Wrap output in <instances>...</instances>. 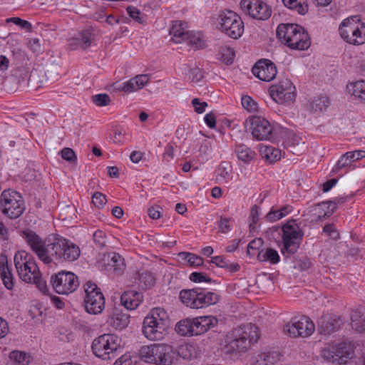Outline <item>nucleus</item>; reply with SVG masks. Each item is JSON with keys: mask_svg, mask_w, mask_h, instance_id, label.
I'll return each mask as SVG.
<instances>
[{"mask_svg": "<svg viewBox=\"0 0 365 365\" xmlns=\"http://www.w3.org/2000/svg\"><path fill=\"white\" fill-rule=\"evenodd\" d=\"M341 324L340 319H334L330 315H324L317 321L318 331L321 334H330L338 330Z\"/></svg>", "mask_w": 365, "mask_h": 365, "instance_id": "nucleus-21", "label": "nucleus"}, {"mask_svg": "<svg viewBox=\"0 0 365 365\" xmlns=\"http://www.w3.org/2000/svg\"><path fill=\"white\" fill-rule=\"evenodd\" d=\"M2 213L10 219L19 217L25 210V203L19 192L14 190H4L0 195Z\"/></svg>", "mask_w": 365, "mask_h": 365, "instance_id": "nucleus-8", "label": "nucleus"}, {"mask_svg": "<svg viewBox=\"0 0 365 365\" xmlns=\"http://www.w3.org/2000/svg\"><path fill=\"white\" fill-rule=\"evenodd\" d=\"M190 78L193 82H199L203 78L202 72L200 68L196 67L191 68L189 71Z\"/></svg>", "mask_w": 365, "mask_h": 365, "instance_id": "nucleus-63", "label": "nucleus"}, {"mask_svg": "<svg viewBox=\"0 0 365 365\" xmlns=\"http://www.w3.org/2000/svg\"><path fill=\"white\" fill-rule=\"evenodd\" d=\"M190 279L194 282H211L212 280L210 277H207L205 273L203 272H192L190 275Z\"/></svg>", "mask_w": 365, "mask_h": 365, "instance_id": "nucleus-54", "label": "nucleus"}, {"mask_svg": "<svg viewBox=\"0 0 365 365\" xmlns=\"http://www.w3.org/2000/svg\"><path fill=\"white\" fill-rule=\"evenodd\" d=\"M93 37V34L91 30L83 31L76 38L71 39L69 46L71 49H76L78 47L87 48L91 46Z\"/></svg>", "mask_w": 365, "mask_h": 365, "instance_id": "nucleus-27", "label": "nucleus"}, {"mask_svg": "<svg viewBox=\"0 0 365 365\" xmlns=\"http://www.w3.org/2000/svg\"><path fill=\"white\" fill-rule=\"evenodd\" d=\"M61 158L70 163H74L77 157L74 151L69 148H65L61 151Z\"/></svg>", "mask_w": 365, "mask_h": 365, "instance_id": "nucleus-58", "label": "nucleus"}, {"mask_svg": "<svg viewBox=\"0 0 365 365\" xmlns=\"http://www.w3.org/2000/svg\"><path fill=\"white\" fill-rule=\"evenodd\" d=\"M221 31L234 39L240 38L244 32V23L235 12L228 10L220 15Z\"/></svg>", "mask_w": 365, "mask_h": 365, "instance_id": "nucleus-12", "label": "nucleus"}, {"mask_svg": "<svg viewBox=\"0 0 365 365\" xmlns=\"http://www.w3.org/2000/svg\"><path fill=\"white\" fill-rule=\"evenodd\" d=\"M282 236V247L281 252L283 255H292L295 254L301 245L304 237V232L296 220H289L281 227H274Z\"/></svg>", "mask_w": 365, "mask_h": 365, "instance_id": "nucleus-4", "label": "nucleus"}, {"mask_svg": "<svg viewBox=\"0 0 365 365\" xmlns=\"http://www.w3.org/2000/svg\"><path fill=\"white\" fill-rule=\"evenodd\" d=\"M269 91L272 98L279 104L290 105L295 101L296 88L287 78L270 86Z\"/></svg>", "mask_w": 365, "mask_h": 365, "instance_id": "nucleus-15", "label": "nucleus"}, {"mask_svg": "<svg viewBox=\"0 0 365 365\" xmlns=\"http://www.w3.org/2000/svg\"><path fill=\"white\" fill-rule=\"evenodd\" d=\"M119 89L125 93L134 92L135 91L140 90L138 85L135 83V80L133 78L128 81L123 83L122 88Z\"/></svg>", "mask_w": 365, "mask_h": 365, "instance_id": "nucleus-59", "label": "nucleus"}, {"mask_svg": "<svg viewBox=\"0 0 365 365\" xmlns=\"http://www.w3.org/2000/svg\"><path fill=\"white\" fill-rule=\"evenodd\" d=\"M351 326L359 332L365 331V315L361 314L360 312H354L351 314Z\"/></svg>", "mask_w": 365, "mask_h": 365, "instance_id": "nucleus-38", "label": "nucleus"}, {"mask_svg": "<svg viewBox=\"0 0 365 365\" xmlns=\"http://www.w3.org/2000/svg\"><path fill=\"white\" fill-rule=\"evenodd\" d=\"M9 358L11 361L18 365H28L31 361V356L25 352L20 351H12L9 354Z\"/></svg>", "mask_w": 365, "mask_h": 365, "instance_id": "nucleus-37", "label": "nucleus"}, {"mask_svg": "<svg viewBox=\"0 0 365 365\" xmlns=\"http://www.w3.org/2000/svg\"><path fill=\"white\" fill-rule=\"evenodd\" d=\"M18 73H19L18 83L19 84L29 85L31 75L29 74V71L25 68H19L16 70L15 75H17Z\"/></svg>", "mask_w": 365, "mask_h": 365, "instance_id": "nucleus-49", "label": "nucleus"}, {"mask_svg": "<svg viewBox=\"0 0 365 365\" xmlns=\"http://www.w3.org/2000/svg\"><path fill=\"white\" fill-rule=\"evenodd\" d=\"M143 300L141 292L135 290L124 292L120 297L121 304L128 310L135 309Z\"/></svg>", "mask_w": 365, "mask_h": 365, "instance_id": "nucleus-24", "label": "nucleus"}, {"mask_svg": "<svg viewBox=\"0 0 365 365\" xmlns=\"http://www.w3.org/2000/svg\"><path fill=\"white\" fill-rule=\"evenodd\" d=\"M130 315L122 310L114 309L109 317L108 323L115 329L122 330L128 327L130 322Z\"/></svg>", "mask_w": 365, "mask_h": 365, "instance_id": "nucleus-25", "label": "nucleus"}, {"mask_svg": "<svg viewBox=\"0 0 365 365\" xmlns=\"http://www.w3.org/2000/svg\"><path fill=\"white\" fill-rule=\"evenodd\" d=\"M351 163V160L347 155V153H344L337 161L336 165L333 168L332 172L337 173L341 170L342 168L348 166Z\"/></svg>", "mask_w": 365, "mask_h": 365, "instance_id": "nucleus-52", "label": "nucleus"}, {"mask_svg": "<svg viewBox=\"0 0 365 365\" xmlns=\"http://www.w3.org/2000/svg\"><path fill=\"white\" fill-rule=\"evenodd\" d=\"M170 34L172 36L171 40L175 43H180L185 41V36H187V31L185 30L184 23L181 21H174L170 29Z\"/></svg>", "mask_w": 365, "mask_h": 365, "instance_id": "nucleus-28", "label": "nucleus"}, {"mask_svg": "<svg viewBox=\"0 0 365 365\" xmlns=\"http://www.w3.org/2000/svg\"><path fill=\"white\" fill-rule=\"evenodd\" d=\"M85 308L91 314H98L105 308V298L98 286L92 282L85 284Z\"/></svg>", "mask_w": 365, "mask_h": 365, "instance_id": "nucleus-13", "label": "nucleus"}, {"mask_svg": "<svg viewBox=\"0 0 365 365\" xmlns=\"http://www.w3.org/2000/svg\"><path fill=\"white\" fill-rule=\"evenodd\" d=\"M192 105L194 107V110L197 113L201 114L205 112L207 103L205 101L201 102L199 98H193L192 100Z\"/></svg>", "mask_w": 365, "mask_h": 365, "instance_id": "nucleus-60", "label": "nucleus"}, {"mask_svg": "<svg viewBox=\"0 0 365 365\" xmlns=\"http://www.w3.org/2000/svg\"><path fill=\"white\" fill-rule=\"evenodd\" d=\"M176 352L178 355L184 359H191L197 356V351L193 345L183 344L179 345Z\"/></svg>", "mask_w": 365, "mask_h": 365, "instance_id": "nucleus-36", "label": "nucleus"}, {"mask_svg": "<svg viewBox=\"0 0 365 365\" xmlns=\"http://www.w3.org/2000/svg\"><path fill=\"white\" fill-rule=\"evenodd\" d=\"M354 349L351 345L346 342L339 343L336 349V355L340 358H351Z\"/></svg>", "mask_w": 365, "mask_h": 365, "instance_id": "nucleus-42", "label": "nucleus"}, {"mask_svg": "<svg viewBox=\"0 0 365 365\" xmlns=\"http://www.w3.org/2000/svg\"><path fill=\"white\" fill-rule=\"evenodd\" d=\"M255 76L263 81H271L277 75V71L275 64L269 59H260L252 69Z\"/></svg>", "mask_w": 365, "mask_h": 365, "instance_id": "nucleus-18", "label": "nucleus"}, {"mask_svg": "<svg viewBox=\"0 0 365 365\" xmlns=\"http://www.w3.org/2000/svg\"><path fill=\"white\" fill-rule=\"evenodd\" d=\"M92 101L97 106H106L110 103L111 100L107 93H100L93 96Z\"/></svg>", "mask_w": 365, "mask_h": 365, "instance_id": "nucleus-47", "label": "nucleus"}, {"mask_svg": "<svg viewBox=\"0 0 365 365\" xmlns=\"http://www.w3.org/2000/svg\"><path fill=\"white\" fill-rule=\"evenodd\" d=\"M297 326L300 334H299V336H308L314 332L315 329L314 324L312 321L310 320L309 318L303 316L300 319H297Z\"/></svg>", "mask_w": 365, "mask_h": 365, "instance_id": "nucleus-33", "label": "nucleus"}, {"mask_svg": "<svg viewBox=\"0 0 365 365\" xmlns=\"http://www.w3.org/2000/svg\"><path fill=\"white\" fill-rule=\"evenodd\" d=\"M358 16H351L344 19L339 29L341 37L347 43L353 45H361L365 43V24L359 23Z\"/></svg>", "mask_w": 365, "mask_h": 365, "instance_id": "nucleus-9", "label": "nucleus"}, {"mask_svg": "<svg viewBox=\"0 0 365 365\" xmlns=\"http://www.w3.org/2000/svg\"><path fill=\"white\" fill-rule=\"evenodd\" d=\"M217 56L226 64H230L233 62L235 53L232 49L222 46L220 48Z\"/></svg>", "mask_w": 365, "mask_h": 365, "instance_id": "nucleus-39", "label": "nucleus"}, {"mask_svg": "<svg viewBox=\"0 0 365 365\" xmlns=\"http://www.w3.org/2000/svg\"><path fill=\"white\" fill-rule=\"evenodd\" d=\"M179 257L186 260L189 265L192 267H199L203 264V259L201 257L190 252H180Z\"/></svg>", "mask_w": 365, "mask_h": 365, "instance_id": "nucleus-40", "label": "nucleus"}, {"mask_svg": "<svg viewBox=\"0 0 365 365\" xmlns=\"http://www.w3.org/2000/svg\"><path fill=\"white\" fill-rule=\"evenodd\" d=\"M127 13L128 15L135 21L140 24H143L144 22V18L141 14V12L137 8L133 6H128L126 8Z\"/></svg>", "mask_w": 365, "mask_h": 365, "instance_id": "nucleus-51", "label": "nucleus"}, {"mask_svg": "<svg viewBox=\"0 0 365 365\" xmlns=\"http://www.w3.org/2000/svg\"><path fill=\"white\" fill-rule=\"evenodd\" d=\"M22 237L31 250L44 264L53 262H73L80 256V248L68 240L59 236H49L45 240L31 230L22 231Z\"/></svg>", "mask_w": 365, "mask_h": 365, "instance_id": "nucleus-1", "label": "nucleus"}, {"mask_svg": "<svg viewBox=\"0 0 365 365\" xmlns=\"http://www.w3.org/2000/svg\"><path fill=\"white\" fill-rule=\"evenodd\" d=\"M6 21L13 22L16 25L19 26L21 29H24L27 31H30L32 28L31 23L26 20L21 19L19 17H12L10 19H7Z\"/></svg>", "mask_w": 365, "mask_h": 365, "instance_id": "nucleus-57", "label": "nucleus"}, {"mask_svg": "<svg viewBox=\"0 0 365 365\" xmlns=\"http://www.w3.org/2000/svg\"><path fill=\"white\" fill-rule=\"evenodd\" d=\"M284 217V214H282L279 210H271L266 215L267 220L269 222H275L278 220Z\"/></svg>", "mask_w": 365, "mask_h": 365, "instance_id": "nucleus-61", "label": "nucleus"}, {"mask_svg": "<svg viewBox=\"0 0 365 365\" xmlns=\"http://www.w3.org/2000/svg\"><path fill=\"white\" fill-rule=\"evenodd\" d=\"M235 152L239 160L249 163L255 157L256 153L244 144L236 145Z\"/></svg>", "mask_w": 365, "mask_h": 365, "instance_id": "nucleus-31", "label": "nucleus"}, {"mask_svg": "<svg viewBox=\"0 0 365 365\" xmlns=\"http://www.w3.org/2000/svg\"><path fill=\"white\" fill-rule=\"evenodd\" d=\"M217 324V318L212 316L185 319L177 324L176 331L182 336H197L205 333Z\"/></svg>", "mask_w": 365, "mask_h": 365, "instance_id": "nucleus-7", "label": "nucleus"}, {"mask_svg": "<svg viewBox=\"0 0 365 365\" xmlns=\"http://www.w3.org/2000/svg\"><path fill=\"white\" fill-rule=\"evenodd\" d=\"M263 245V240L261 238H255L250 242L247 245V253L249 255H257L260 247Z\"/></svg>", "mask_w": 365, "mask_h": 365, "instance_id": "nucleus-44", "label": "nucleus"}, {"mask_svg": "<svg viewBox=\"0 0 365 365\" xmlns=\"http://www.w3.org/2000/svg\"><path fill=\"white\" fill-rule=\"evenodd\" d=\"M310 44L311 41L309 34L302 27V31H298L292 38H289L287 46L293 49L306 50L310 46Z\"/></svg>", "mask_w": 365, "mask_h": 365, "instance_id": "nucleus-26", "label": "nucleus"}, {"mask_svg": "<svg viewBox=\"0 0 365 365\" xmlns=\"http://www.w3.org/2000/svg\"><path fill=\"white\" fill-rule=\"evenodd\" d=\"M257 259L261 262H269L270 264H277L280 257L276 250L270 247L262 249L257 253Z\"/></svg>", "mask_w": 365, "mask_h": 365, "instance_id": "nucleus-30", "label": "nucleus"}, {"mask_svg": "<svg viewBox=\"0 0 365 365\" xmlns=\"http://www.w3.org/2000/svg\"><path fill=\"white\" fill-rule=\"evenodd\" d=\"M175 354L172 346L165 344L143 346L139 350V356L142 359L155 365H170Z\"/></svg>", "mask_w": 365, "mask_h": 365, "instance_id": "nucleus-6", "label": "nucleus"}, {"mask_svg": "<svg viewBox=\"0 0 365 365\" xmlns=\"http://www.w3.org/2000/svg\"><path fill=\"white\" fill-rule=\"evenodd\" d=\"M240 7L242 11L252 18L265 21L272 14V9L262 0H242Z\"/></svg>", "mask_w": 365, "mask_h": 365, "instance_id": "nucleus-16", "label": "nucleus"}, {"mask_svg": "<svg viewBox=\"0 0 365 365\" xmlns=\"http://www.w3.org/2000/svg\"><path fill=\"white\" fill-rule=\"evenodd\" d=\"M93 239L94 243L98 248H103L106 245L107 236L103 230H96L93 235Z\"/></svg>", "mask_w": 365, "mask_h": 365, "instance_id": "nucleus-45", "label": "nucleus"}, {"mask_svg": "<svg viewBox=\"0 0 365 365\" xmlns=\"http://www.w3.org/2000/svg\"><path fill=\"white\" fill-rule=\"evenodd\" d=\"M242 106L249 112H257L258 110L257 103L249 96H245L241 100Z\"/></svg>", "mask_w": 365, "mask_h": 365, "instance_id": "nucleus-46", "label": "nucleus"}, {"mask_svg": "<svg viewBox=\"0 0 365 365\" xmlns=\"http://www.w3.org/2000/svg\"><path fill=\"white\" fill-rule=\"evenodd\" d=\"M0 276L5 287L9 290L12 289L15 284V278L9 266L6 255H0Z\"/></svg>", "mask_w": 365, "mask_h": 365, "instance_id": "nucleus-22", "label": "nucleus"}, {"mask_svg": "<svg viewBox=\"0 0 365 365\" xmlns=\"http://www.w3.org/2000/svg\"><path fill=\"white\" fill-rule=\"evenodd\" d=\"M349 197H334L329 202H322L319 203L315 208L318 210V215L316 220H323L329 217L336 209L337 205H341L347 201Z\"/></svg>", "mask_w": 365, "mask_h": 365, "instance_id": "nucleus-20", "label": "nucleus"}, {"mask_svg": "<svg viewBox=\"0 0 365 365\" xmlns=\"http://www.w3.org/2000/svg\"><path fill=\"white\" fill-rule=\"evenodd\" d=\"M104 269L112 272L115 276L122 275L125 269L124 259L116 252L104 255L102 259Z\"/></svg>", "mask_w": 365, "mask_h": 365, "instance_id": "nucleus-19", "label": "nucleus"}, {"mask_svg": "<svg viewBox=\"0 0 365 365\" xmlns=\"http://www.w3.org/2000/svg\"><path fill=\"white\" fill-rule=\"evenodd\" d=\"M139 281L143 284L145 289H148L155 284V278L152 273L144 272L139 275Z\"/></svg>", "mask_w": 365, "mask_h": 365, "instance_id": "nucleus-43", "label": "nucleus"}, {"mask_svg": "<svg viewBox=\"0 0 365 365\" xmlns=\"http://www.w3.org/2000/svg\"><path fill=\"white\" fill-rule=\"evenodd\" d=\"M34 278L31 283L35 284L43 294H46L48 292V288L46 281L42 279L41 274H36Z\"/></svg>", "mask_w": 365, "mask_h": 365, "instance_id": "nucleus-53", "label": "nucleus"}, {"mask_svg": "<svg viewBox=\"0 0 365 365\" xmlns=\"http://www.w3.org/2000/svg\"><path fill=\"white\" fill-rule=\"evenodd\" d=\"M297 319H293L289 323L284 327V331L287 332L292 337L299 336V331L297 326Z\"/></svg>", "mask_w": 365, "mask_h": 365, "instance_id": "nucleus-48", "label": "nucleus"}, {"mask_svg": "<svg viewBox=\"0 0 365 365\" xmlns=\"http://www.w3.org/2000/svg\"><path fill=\"white\" fill-rule=\"evenodd\" d=\"M50 282L54 291L59 294L73 292L79 286L78 277L71 272L61 271L51 276Z\"/></svg>", "mask_w": 365, "mask_h": 365, "instance_id": "nucleus-14", "label": "nucleus"}, {"mask_svg": "<svg viewBox=\"0 0 365 365\" xmlns=\"http://www.w3.org/2000/svg\"><path fill=\"white\" fill-rule=\"evenodd\" d=\"M281 151L279 149L274 148L273 147H267L265 158L270 162L276 161L279 159Z\"/></svg>", "mask_w": 365, "mask_h": 365, "instance_id": "nucleus-56", "label": "nucleus"}, {"mask_svg": "<svg viewBox=\"0 0 365 365\" xmlns=\"http://www.w3.org/2000/svg\"><path fill=\"white\" fill-rule=\"evenodd\" d=\"M14 259L19 277L26 283L32 282L34 277L40 272L32 255L24 250L18 251Z\"/></svg>", "mask_w": 365, "mask_h": 365, "instance_id": "nucleus-11", "label": "nucleus"}, {"mask_svg": "<svg viewBox=\"0 0 365 365\" xmlns=\"http://www.w3.org/2000/svg\"><path fill=\"white\" fill-rule=\"evenodd\" d=\"M119 348V337L111 334H104L96 338L91 346L94 355L103 360L113 359Z\"/></svg>", "mask_w": 365, "mask_h": 365, "instance_id": "nucleus-10", "label": "nucleus"}, {"mask_svg": "<svg viewBox=\"0 0 365 365\" xmlns=\"http://www.w3.org/2000/svg\"><path fill=\"white\" fill-rule=\"evenodd\" d=\"M187 44L194 46L197 48H203L205 43L202 41L200 34H195L193 31H187V36H185V41Z\"/></svg>", "mask_w": 365, "mask_h": 365, "instance_id": "nucleus-41", "label": "nucleus"}, {"mask_svg": "<svg viewBox=\"0 0 365 365\" xmlns=\"http://www.w3.org/2000/svg\"><path fill=\"white\" fill-rule=\"evenodd\" d=\"M349 93L356 99L365 103V81L361 80L347 86Z\"/></svg>", "mask_w": 365, "mask_h": 365, "instance_id": "nucleus-32", "label": "nucleus"}, {"mask_svg": "<svg viewBox=\"0 0 365 365\" xmlns=\"http://www.w3.org/2000/svg\"><path fill=\"white\" fill-rule=\"evenodd\" d=\"M250 129L254 138L258 140H269L274 138L270 123L260 116L250 118Z\"/></svg>", "mask_w": 365, "mask_h": 365, "instance_id": "nucleus-17", "label": "nucleus"}, {"mask_svg": "<svg viewBox=\"0 0 365 365\" xmlns=\"http://www.w3.org/2000/svg\"><path fill=\"white\" fill-rule=\"evenodd\" d=\"M329 105V100L327 96L317 97L309 103V110L314 113H322L327 109Z\"/></svg>", "mask_w": 365, "mask_h": 365, "instance_id": "nucleus-34", "label": "nucleus"}, {"mask_svg": "<svg viewBox=\"0 0 365 365\" xmlns=\"http://www.w3.org/2000/svg\"><path fill=\"white\" fill-rule=\"evenodd\" d=\"M298 31H302V26L294 24H282L277 26V36L284 44L287 46L289 38H292Z\"/></svg>", "mask_w": 365, "mask_h": 365, "instance_id": "nucleus-23", "label": "nucleus"}, {"mask_svg": "<svg viewBox=\"0 0 365 365\" xmlns=\"http://www.w3.org/2000/svg\"><path fill=\"white\" fill-rule=\"evenodd\" d=\"M113 365H132V361L129 355H122L118 358Z\"/></svg>", "mask_w": 365, "mask_h": 365, "instance_id": "nucleus-64", "label": "nucleus"}, {"mask_svg": "<svg viewBox=\"0 0 365 365\" xmlns=\"http://www.w3.org/2000/svg\"><path fill=\"white\" fill-rule=\"evenodd\" d=\"M282 2L284 6L297 11L301 15L308 11V5L304 0H282Z\"/></svg>", "mask_w": 365, "mask_h": 365, "instance_id": "nucleus-35", "label": "nucleus"}, {"mask_svg": "<svg viewBox=\"0 0 365 365\" xmlns=\"http://www.w3.org/2000/svg\"><path fill=\"white\" fill-rule=\"evenodd\" d=\"M179 298L187 307L192 309H202L214 305L220 301V295L202 287L182 289Z\"/></svg>", "mask_w": 365, "mask_h": 365, "instance_id": "nucleus-5", "label": "nucleus"}, {"mask_svg": "<svg viewBox=\"0 0 365 365\" xmlns=\"http://www.w3.org/2000/svg\"><path fill=\"white\" fill-rule=\"evenodd\" d=\"M169 327V317L166 311L160 307L150 310L143 322L142 331L145 337L151 341L164 339Z\"/></svg>", "mask_w": 365, "mask_h": 365, "instance_id": "nucleus-3", "label": "nucleus"}, {"mask_svg": "<svg viewBox=\"0 0 365 365\" xmlns=\"http://www.w3.org/2000/svg\"><path fill=\"white\" fill-rule=\"evenodd\" d=\"M231 218L220 217V220L217 222V225L219 227L220 232L222 233H227L231 230L230 221Z\"/></svg>", "mask_w": 365, "mask_h": 365, "instance_id": "nucleus-55", "label": "nucleus"}, {"mask_svg": "<svg viewBox=\"0 0 365 365\" xmlns=\"http://www.w3.org/2000/svg\"><path fill=\"white\" fill-rule=\"evenodd\" d=\"M283 355L278 350H272L261 353L257 356V361H262L264 365H275L282 361Z\"/></svg>", "mask_w": 365, "mask_h": 365, "instance_id": "nucleus-29", "label": "nucleus"}, {"mask_svg": "<svg viewBox=\"0 0 365 365\" xmlns=\"http://www.w3.org/2000/svg\"><path fill=\"white\" fill-rule=\"evenodd\" d=\"M346 153L349 158V160H351V163L365 158V151L362 150L349 151L346 152Z\"/></svg>", "mask_w": 365, "mask_h": 365, "instance_id": "nucleus-62", "label": "nucleus"}, {"mask_svg": "<svg viewBox=\"0 0 365 365\" xmlns=\"http://www.w3.org/2000/svg\"><path fill=\"white\" fill-rule=\"evenodd\" d=\"M259 337L258 328L255 324L249 323L235 328L227 335L225 352H245L250 344L257 342Z\"/></svg>", "mask_w": 365, "mask_h": 365, "instance_id": "nucleus-2", "label": "nucleus"}, {"mask_svg": "<svg viewBox=\"0 0 365 365\" xmlns=\"http://www.w3.org/2000/svg\"><path fill=\"white\" fill-rule=\"evenodd\" d=\"M106 202V195L100 192H95L92 196V202L98 209L103 208Z\"/></svg>", "mask_w": 365, "mask_h": 365, "instance_id": "nucleus-50", "label": "nucleus"}]
</instances>
